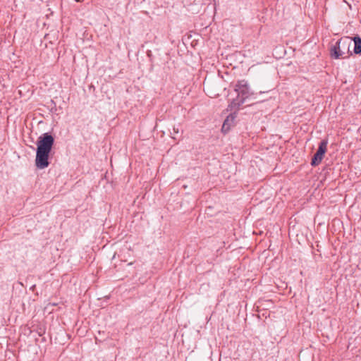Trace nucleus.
Returning <instances> with one entry per match:
<instances>
[{
	"label": "nucleus",
	"mask_w": 361,
	"mask_h": 361,
	"mask_svg": "<svg viewBox=\"0 0 361 361\" xmlns=\"http://www.w3.org/2000/svg\"><path fill=\"white\" fill-rule=\"evenodd\" d=\"M54 143V137L49 133H43L37 141V152L35 165L37 168L42 169L47 168L49 162L48 161L49 153Z\"/></svg>",
	"instance_id": "f257e3e1"
},
{
	"label": "nucleus",
	"mask_w": 361,
	"mask_h": 361,
	"mask_svg": "<svg viewBox=\"0 0 361 361\" xmlns=\"http://www.w3.org/2000/svg\"><path fill=\"white\" fill-rule=\"evenodd\" d=\"M235 90L238 92V95L242 97L239 102L233 101L231 104V107H238L242 104L246 99L251 97L254 93L250 90L247 82L245 80L239 81L235 87Z\"/></svg>",
	"instance_id": "f03ea898"
},
{
	"label": "nucleus",
	"mask_w": 361,
	"mask_h": 361,
	"mask_svg": "<svg viewBox=\"0 0 361 361\" xmlns=\"http://www.w3.org/2000/svg\"><path fill=\"white\" fill-rule=\"evenodd\" d=\"M348 40H343L342 39L337 41L336 44L331 49V57L338 59H344L349 56V44Z\"/></svg>",
	"instance_id": "7ed1b4c3"
},
{
	"label": "nucleus",
	"mask_w": 361,
	"mask_h": 361,
	"mask_svg": "<svg viewBox=\"0 0 361 361\" xmlns=\"http://www.w3.org/2000/svg\"><path fill=\"white\" fill-rule=\"evenodd\" d=\"M327 145H328L327 140H323L320 142L319 148L312 159V161H311L312 166H318L322 162L323 157L327 150Z\"/></svg>",
	"instance_id": "20e7f679"
},
{
	"label": "nucleus",
	"mask_w": 361,
	"mask_h": 361,
	"mask_svg": "<svg viewBox=\"0 0 361 361\" xmlns=\"http://www.w3.org/2000/svg\"><path fill=\"white\" fill-rule=\"evenodd\" d=\"M234 116L231 115L226 118L222 126V131L224 133L228 132L230 130L231 124L233 123Z\"/></svg>",
	"instance_id": "39448f33"
},
{
	"label": "nucleus",
	"mask_w": 361,
	"mask_h": 361,
	"mask_svg": "<svg viewBox=\"0 0 361 361\" xmlns=\"http://www.w3.org/2000/svg\"><path fill=\"white\" fill-rule=\"evenodd\" d=\"M354 41V53L356 54H361V38L359 36H355L353 38Z\"/></svg>",
	"instance_id": "423d86ee"
}]
</instances>
